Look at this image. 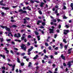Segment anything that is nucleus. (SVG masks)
<instances>
[{"label":"nucleus","instance_id":"nucleus-34","mask_svg":"<svg viewBox=\"0 0 73 73\" xmlns=\"http://www.w3.org/2000/svg\"><path fill=\"white\" fill-rule=\"evenodd\" d=\"M6 40L7 42L10 41H11V39H6Z\"/></svg>","mask_w":73,"mask_h":73},{"label":"nucleus","instance_id":"nucleus-3","mask_svg":"<svg viewBox=\"0 0 73 73\" xmlns=\"http://www.w3.org/2000/svg\"><path fill=\"white\" fill-rule=\"evenodd\" d=\"M64 35H67L68 32H69V31L68 30H64Z\"/></svg>","mask_w":73,"mask_h":73},{"label":"nucleus","instance_id":"nucleus-38","mask_svg":"<svg viewBox=\"0 0 73 73\" xmlns=\"http://www.w3.org/2000/svg\"><path fill=\"white\" fill-rule=\"evenodd\" d=\"M5 10H8L9 9V8L8 7H5Z\"/></svg>","mask_w":73,"mask_h":73},{"label":"nucleus","instance_id":"nucleus-15","mask_svg":"<svg viewBox=\"0 0 73 73\" xmlns=\"http://www.w3.org/2000/svg\"><path fill=\"white\" fill-rule=\"evenodd\" d=\"M31 65H32V63L31 62H29V65H28L29 67H30V66H31Z\"/></svg>","mask_w":73,"mask_h":73},{"label":"nucleus","instance_id":"nucleus-47","mask_svg":"<svg viewBox=\"0 0 73 73\" xmlns=\"http://www.w3.org/2000/svg\"><path fill=\"white\" fill-rule=\"evenodd\" d=\"M1 42H2L3 41H4V39H3V38H1Z\"/></svg>","mask_w":73,"mask_h":73},{"label":"nucleus","instance_id":"nucleus-54","mask_svg":"<svg viewBox=\"0 0 73 73\" xmlns=\"http://www.w3.org/2000/svg\"><path fill=\"white\" fill-rule=\"evenodd\" d=\"M11 43L13 44L14 45H15V43L14 42L12 41L11 42Z\"/></svg>","mask_w":73,"mask_h":73},{"label":"nucleus","instance_id":"nucleus-49","mask_svg":"<svg viewBox=\"0 0 73 73\" xmlns=\"http://www.w3.org/2000/svg\"><path fill=\"white\" fill-rule=\"evenodd\" d=\"M63 8L64 9H66V7H65V6H64L63 7Z\"/></svg>","mask_w":73,"mask_h":73},{"label":"nucleus","instance_id":"nucleus-2","mask_svg":"<svg viewBox=\"0 0 73 73\" xmlns=\"http://www.w3.org/2000/svg\"><path fill=\"white\" fill-rule=\"evenodd\" d=\"M21 48L22 49H23L25 51H26V48L27 47L24 44H22L21 46Z\"/></svg>","mask_w":73,"mask_h":73},{"label":"nucleus","instance_id":"nucleus-12","mask_svg":"<svg viewBox=\"0 0 73 73\" xmlns=\"http://www.w3.org/2000/svg\"><path fill=\"white\" fill-rule=\"evenodd\" d=\"M44 4V3L43 2H41L40 5V7H43V5Z\"/></svg>","mask_w":73,"mask_h":73},{"label":"nucleus","instance_id":"nucleus-35","mask_svg":"<svg viewBox=\"0 0 73 73\" xmlns=\"http://www.w3.org/2000/svg\"><path fill=\"white\" fill-rule=\"evenodd\" d=\"M23 10H22V9H20L19 10V12H23Z\"/></svg>","mask_w":73,"mask_h":73},{"label":"nucleus","instance_id":"nucleus-4","mask_svg":"<svg viewBox=\"0 0 73 73\" xmlns=\"http://www.w3.org/2000/svg\"><path fill=\"white\" fill-rule=\"evenodd\" d=\"M50 31V33H53L54 32L53 31L54 30L53 29H49Z\"/></svg>","mask_w":73,"mask_h":73},{"label":"nucleus","instance_id":"nucleus-57","mask_svg":"<svg viewBox=\"0 0 73 73\" xmlns=\"http://www.w3.org/2000/svg\"><path fill=\"white\" fill-rule=\"evenodd\" d=\"M29 7L28 6L26 7V8L27 9H29Z\"/></svg>","mask_w":73,"mask_h":73},{"label":"nucleus","instance_id":"nucleus-27","mask_svg":"<svg viewBox=\"0 0 73 73\" xmlns=\"http://www.w3.org/2000/svg\"><path fill=\"white\" fill-rule=\"evenodd\" d=\"M0 4V5H3V6H5V5H6L5 4H4L3 3H1Z\"/></svg>","mask_w":73,"mask_h":73},{"label":"nucleus","instance_id":"nucleus-37","mask_svg":"<svg viewBox=\"0 0 73 73\" xmlns=\"http://www.w3.org/2000/svg\"><path fill=\"white\" fill-rule=\"evenodd\" d=\"M7 65H9V66H13L12 64H7Z\"/></svg>","mask_w":73,"mask_h":73},{"label":"nucleus","instance_id":"nucleus-28","mask_svg":"<svg viewBox=\"0 0 73 73\" xmlns=\"http://www.w3.org/2000/svg\"><path fill=\"white\" fill-rule=\"evenodd\" d=\"M35 34L36 35H38L39 34L38 33V32L37 31H35Z\"/></svg>","mask_w":73,"mask_h":73},{"label":"nucleus","instance_id":"nucleus-17","mask_svg":"<svg viewBox=\"0 0 73 73\" xmlns=\"http://www.w3.org/2000/svg\"><path fill=\"white\" fill-rule=\"evenodd\" d=\"M40 36H37V38H38V41H39V40H40Z\"/></svg>","mask_w":73,"mask_h":73},{"label":"nucleus","instance_id":"nucleus-59","mask_svg":"<svg viewBox=\"0 0 73 73\" xmlns=\"http://www.w3.org/2000/svg\"><path fill=\"white\" fill-rule=\"evenodd\" d=\"M55 7L56 8H58V7L57 5L55 6Z\"/></svg>","mask_w":73,"mask_h":73},{"label":"nucleus","instance_id":"nucleus-50","mask_svg":"<svg viewBox=\"0 0 73 73\" xmlns=\"http://www.w3.org/2000/svg\"><path fill=\"white\" fill-rule=\"evenodd\" d=\"M31 45V44L29 42H27V45L28 46H29Z\"/></svg>","mask_w":73,"mask_h":73},{"label":"nucleus","instance_id":"nucleus-16","mask_svg":"<svg viewBox=\"0 0 73 73\" xmlns=\"http://www.w3.org/2000/svg\"><path fill=\"white\" fill-rule=\"evenodd\" d=\"M38 56L37 55H36L35 56L34 58L33 59H34V60H35V59H36L38 57Z\"/></svg>","mask_w":73,"mask_h":73},{"label":"nucleus","instance_id":"nucleus-32","mask_svg":"<svg viewBox=\"0 0 73 73\" xmlns=\"http://www.w3.org/2000/svg\"><path fill=\"white\" fill-rule=\"evenodd\" d=\"M63 19H67V17H66V16L64 15L63 16Z\"/></svg>","mask_w":73,"mask_h":73},{"label":"nucleus","instance_id":"nucleus-56","mask_svg":"<svg viewBox=\"0 0 73 73\" xmlns=\"http://www.w3.org/2000/svg\"><path fill=\"white\" fill-rule=\"evenodd\" d=\"M25 19H27V20H29V19H29V18H28V17H26L25 18Z\"/></svg>","mask_w":73,"mask_h":73},{"label":"nucleus","instance_id":"nucleus-53","mask_svg":"<svg viewBox=\"0 0 73 73\" xmlns=\"http://www.w3.org/2000/svg\"><path fill=\"white\" fill-rule=\"evenodd\" d=\"M61 26L60 25H59V27H58V28L59 29H60L61 28Z\"/></svg>","mask_w":73,"mask_h":73},{"label":"nucleus","instance_id":"nucleus-63","mask_svg":"<svg viewBox=\"0 0 73 73\" xmlns=\"http://www.w3.org/2000/svg\"><path fill=\"white\" fill-rule=\"evenodd\" d=\"M56 37H57V35H54V38H56Z\"/></svg>","mask_w":73,"mask_h":73},{"label":"nucleus","instance_id":"nucleus-52","mask_svg":"<svg viewBox=\"0 0 73 73\" xmlns=\"http://www.w3.org/2000/svg\"><path fill=\"white\" fill-rule=\"evenodd\" d=\"M54 54L55 55H57V54H58V53H57V52H55L54 53Z\"/></svg>","mask_w":73,"mask_h":73},{"label":"nucleus","instance_id":"nucleus-40","mask_svg":"<svg viewBox=\"0 0 73 73\" xmlns=\"http://www.w3.org/2000/svg\"><path fill=\"white\" fill-rule=\"evenodd\" d=\"M24 38H25V37H22L21 38V40H24Z\"/></svg>","mask_w":73,"mask_h":73},{"label":"nucleus","instance_id":"nucleus-23","mask_svg":"<svg viewBox=\"0 0 73 73\" xmlns=\"http://www.w3.org/2000/svg\"><path fill=\"white\" fill-rule=\"evenodd\" d=\"M22 13H27V12L23 10Z\"/></svg>","mask_w":73,"mask_h":73},{"label":"nucleus","instance_id":"nucleus-24","mask_svg":"<svg viewBox=\"0 0 73 73\" xmlns=\"http://www.w3.org/2000/svg\"><path fill=\"white\" fill-rule=\"evenodd\" d=\"M15 65L14 64L13 66V70H14L15 69Z\"/></svg>","mask_w":73,"mask_h":73},{"label":"nucleus","instance_id":"nucleus-44","mask_svg":"<svg viewBox=\"0 0 73 73\" xmlns=\"http://www.w3.org/2000/svg\"><path fill=\"white\" fill-rule=\"evenodd\" d=\"M48 49H49V50H51V49H52V47H51V46H49L48 47Z\"/></svg>","mask_w":73,"mask_h":73},{"label":"nucleus","instance_id":"nucleus-36","mask_svg":"<svg viewBox=\"0 0 73 73\" xmlns=\"http://www.w3.org/2000/svg\"><path fill=\"white\" fill-rule=\"evenodd\" d=\"M32 37V36L31 35H29L28 36V38H31Z\"/></svg>","mask_w":73,"mask_h":73},{"label":"nucleus","instance_id":"nucleus-30","mask_svg":"<svg viewBox=\"0 0 73 73\" xmlns=\"http://www.w3.org/2000/svg\"><path fill=\"white\" fill-rule=\"evenodd\" d=\"M68 45H65L64 46V48L65 49H67V48H68Z\"/></svg>","mask_w":73,"mask_h":73},{"label":"nucleus","instance_id":"nucleus-11","mask_svg":"<svg viewBox=\"0 0 73 73\" xmlns=\"http://www.w3.org/2000/svg\"><path fill=\"white\" fill-rule=\"evenodd\" d=\"M17 26H16V25H13L11 26V27H10V28H13V27H14L15 28H16V27H17Z\"/></svg>","mask_w":73,"mask_h":73},{"label":"nucleus","instance_id":"nucleus-29","mask_svg":"<svg viewBox=\"0 0 73 73\" xmlns=\"http://www.w3.org/2000/svg\"><path fill=\"white\" fill-rule=\"evenodd\" d=\"M21 66H24V63L23 62L21 63Z\"/></svg>","mask_w":73,"mask_h":73},{"label":"nucleus","instance_id":"nucleus-46","mask_svg":"<svg viewBox=\"0 0 73 73\" xmlns=\"http://www.w3.org/2000/svg\"><path fill=\"white\" fill-rule=\"evenodd\" d=\"M35 2H36V3H40V2L39 1H35Z\"/></svg>","mask_w":73,"mask_h":73},{"label":"nucleus","instance_id":"nucleus-58","mask_svg":"<svg viewBox=\"0 0 73 73\" xmlns=\"http://www.w3.org/2000/svg\"><path fill=\"white\" fill-rule=\"evenodd\" d=\"M43 52L44 53H46V50L45 49H44L43 50Z\"/></svg>","mask_w":73,"mask_h":73},{"label":"nucleus","instance_id":"nucleus-33","mask_svg":"<svg viewBox=\"0 0 73 73\" xmlns=\"http://www.w3.org/2000/svg\"><path fill=\"white\" fill-rule=\"evenodd\" d=\"M63 42H65V43H66V40H65V39H64L63 40Z\"/></svg>","mask_w":73,"mask_h":73},{"label":"nucleus","instance_id":"nucleus-20","mask_svg":"<svg viewBox=\"0 0 73 73\" xmlns=\"http://www.w3.org/2000/svg\"><path fill=\"white\" fill-rule=\"evenodd\" d=\"M42 24L43 26H45V24H46V23H45V22H42Z\"/></svg>","mask_w":73,"mask_h":73},{"label":"nucleus","instance_id":"nucleus-26","mask_svg":"<svg viewBox=\"0 0 73 73\" xmlns=\"http://www.w3.org/2000/svg\"><path fill=\"white\" fill-rule=\"evenodd\" d=\"M51 21H53V22H54V23H56V20L55 19H54L53 20H51Z\"/></svg>","mask_w":73,"mask_h":73},{"label":"nucleus","instance_id":"nucleus-31","mask_svg":"<svg viewBox=\"0 0 73 73\" xmlns=\"http://www.w3.org/2000/svg\"><path fill=\"white\" fill-rule=\"evenodd\" d=\"M38 12L39 13H40V15H42V12H41V11L40 10H39L38 11Z\"/></svg>","mask_w":73,"mask_h":73},{"label":"nucleus","instance_id":"nucleus-9","mask_svg":"<svg viewBox=\"0 0 73 73\" xmlns=\"http://www.w3.org/2000/svg\"><path fill=\"white\" fill-rule=\"evenodd\" d=\"M61 58H62V59L64 60H65V56H63V54H62L61 56Z\"/></svg>","mask_w":73,"mask_h":73},{"label":"nucleus","instance_id":"nucleus-21","mask_svg":"<svg viewBox=\"0 0 73 73\" xmlns=\"http://www.w3.org/2000/svg\"><path fill=\"white\" fill-rule=\"evenodd\" d=\"M17 61L18 62H19V63H20V59L18 58H17Z\"/></svg>","mask_w":73,"mask_h":73},{"label":"nucleus","instance_id":"nucleus-64","mask_svg":"<svg viewBox=\"0 0 73 73\" xmlns=\"http://www.w3.org/2000/svg\"><path fill=\"white\" fill-rule=\"evenodd\" d=\"M51 58H53V56H52V55H51L50 57Z\"/></svg>","mask_w":73,"mask_h":73},{"label":"nucleus","instance_id":"nucleus-61","mask_svg":"<svg viewBox=\"0 0 73 73\" xmlns=\"http://www.w3.org/2000/svg\"><path fill=\"white\" fill-rule=\"evenodd\" d=\"M25 53H23L21 55L22 56H24V55H25Z\"/></svg>","mask_w":73,"mask_h":73},{"label":"nucleus","instance_id":"nucleus-13","mask_svg":"<svg viewBox=\"0 0 73 73\" xmlns=\"http://www.w3.org/2000/svg\"><path fill=\"white\" fill-rule=\"evenodd\" d=\"M60 48L62 49V48H63V45H62V43L60 44Z\"/></svg>","mask_w":73,"mask_h":73},{"label":"nucleus","instance_id":"nucleus-51","mask_svg":"<svg viewBox=\"0 0 73 73\" xmlns=\"http://www.w3.org/2000/svg\"><path fill=\"white\" fill-rule=\"evenodd\" d=\"M7 61H9H9H11V60H10V59L9 58H7Z\"/></svg>","mask_w":73,"mask_h":73},{"label":"nucleus","instance_id":"nucleus-7","mask_svg":"<svg viewBox=\"0 0 73 73\" xmlns=\"http://www.w3.org/2000/svg\"><path fill=\"white\" fill-rule=\"evenodd\" d=\"M67 65H68V67L70 68L71 66V63L70 62H68Z\"/></svg>","mask_w":73,"mask_h":73},{"label":"nucleus","instance_id":"nucleus-55","mask_svg":"<svg viewBox=\"0 0 73 73\" xmlns=\"http://www.w3.org/2000/svg\"><path fill=\"white\" fill-rule=\"evenodd\" d=\"M63 65L64 66H66V64H65V63H63Z\"/></svg>","mask_w":73,"mask_h":73},{"label":"nucleus","instance_id":"nucleus-42","mask_svg":"<svg viewBox=\"0 0 73 73\" xmlns=\"http://www.w3.org/2000/svg\"><path fill=\"white\" fill-rule=\"evenodd\" d=\"M13 8H16L17 7V6H13L12 7Z\"/></svg>","mask_w":73,"mask_h":73},{"label":"nucleus","instance_id":"nucleus-1","mask_svg":"<svg viewBox=\"0 0 73 73\" xmlns=\"http://www.w3.org/2000/svg\"><path fill=\"white\" fill-rule=\"evenodd\" d=\"M0 27H1L2 28L4 29L5 28L6 30L7 31H10V29L8 28L7 27H4L3 26L0 25Z\"/></svg>","mask_w":73,"mask_h":73},{"label":"nucleus","instance_id":"nucleus-48","mask_svg":"<svg viewBox=\"0 0 73 73\" xmlns=\"http://www.w3.org/2000/svg\"><path fill=\"white\" fill-rule=\"evenodd\" d=\"M11 22H15V21L14 20H11Z\"/></svg>","mask_w":73,"mask_h":73},{"label":"nucleus","instance_id":"nucleus-6","mask_svg":"<svg viewBox=\"0 0 73 73\" xmlns=\"http://www.w3.org/2000/svg\"><path fill=\"white\" fill-rule=\"evenodd\" d=\"M42 23V21L38 20L37 23V25H39V24H40V23Z\"/></svg>","mask_w":73,"mask_h":73},{"label":"nucleus","instance_id":"nucleus-18","mask_svg":"<svg viewBox=\"0 0 73 73\" xmlns=\"http://www.w3.org/2000/svg\"><path fill=\"white\" fill-rule=\"evenodd\" d=\"M15 41H17L18 42H21V40L17 39H15Z\"/></svg>","mask_w":73,"mask_h":73},{"label":"nucleus","instance_id":"nucleus-8","mask_svg":"<svg viewBox=\"0 0 73 73\" xmlns=\"http://www.w3.org/2000/svg\"><path fill=\"white\" fill-rule=\"evenodd\" d=\"M7 49H8V48H5V50L6 51H7V52H6V53L8 54V53H9V50H8Z\"/></svg>","mask_w":73,"mask_h":73},{"label":"nucleus","instance_id":"nucleus-41","mask_svg":"<svg viewBox=\"0 0 73 73\" xmlns=\"http://www.w3.org/2000/svg\"><path fill=\"white\" fill-rule=\"evenodd\" d=\"M40 28H41V29H43V28H44V27L42 26H41Z\"/></svg>","mask_w":73,"mask_h":73},{"label":"nucleus","instance_id":"nucleus-45","mask_svg":"<svg viewBox=\"0 0 73 73\" xmlns=\"http://www.w3.org/2000/svg\"><path fill=\"white\" fill-rule=\"evenodd\" d=\"M8 36H10V35H11V33H8Z\"/></svg>","mask_w":73,"mask_h":73},{"label":"nucleus","instance_id":"nucleus-25","mask_svg":"<svg viewBox=\"0 0 73 73\" xmlns=\"http://www.w3.org/2000/svg\"><path fill=\"white\" fill-rule=\"evenodd\" d=\"M17 35H18V38L19 37H21V35H20V34L19 33H17Z\"/></svg>","mask_w":73,"mask_h":73},{"label":"nucleus","instance_id":"nucleus-39","mask_svg":"<svg viewBox=\"0 0 73 73\" xmlns=\"http://www.w3.org/2000/svg\"><path fill=\"white\" fill-rule=\"evenodd\" d=\"M65 27L66 28H69V26H68V25H65Z\"/></svg>","mask_w":73,"mask_h":73},{"label":"nucleus","instance_id":"nucleus-10","mask_svg":"<svg viewBox=\"0 0 73 73\" xmlns=\"http://www.w3.org/2000/svg\"><path fill=\"white\" fill-rule=\"evenodd\" d=\"M46 58H48V56L46 55H44V60H46Z\"/></svg>","mask_w":73,"mask_h":73},{"label":"nucleus","instance_id":"nucleus-62","mask_svg":"<svg viewBox=\"0 0 73 73\" xmlns=\"http://www.w3.org/2000/svg\"><path fill=\"white\" fill-rule=\"evenodd\" d=\"M57 70H58V69L57 68H56L55 69V72H57Z\"/></svg>","mask_w":73,"mask_h":73},{"label":"nucleus","instance_id":"nucleus-5","mask_svg":"<svg viewBox=\"0 0 73 73\" xmlns=\"http://www.w3.org/2000/svg\"><path fill=\"white\" fill-rule=\"evenodd\" d=\"M33 49V46H31L30 48L28 49V52H31Z\"/></svg>","mask_w":73,"mask_h":73},{"label":"nucleus","instance_id":"nucleus-22","mask_svg":"<svg viewBox=\"0 0 73 73\" xmlns=\"http://www.w3.org/2000/svg\"><path fill=\"white\" fill-rule=\"evenodd\" d=\"M45 46H49V44H48V43L46 42L45 43Z\"/></svg>","mask_w":73,"mask_h":73},{"label":"nucleus","instance_id":"nucleus-60","mask_svg":"<svg viewBox=\"0 0 73 73\" xmlns=\"http://www.w3.org/2000/svg\"><path fill=\"white\" fill-rule=\"evenodd\" d=\"M30 2L31 3H34V1H31Z\"/></svg>","mask_w":73,"mask_h":73},{"label":"nucleus","instance_id":"nucleus-43","mask_svg":"<svg viewBox=\"0 0 73 73\" xmlns=\"http://www.w3.org/2000/svg\"><path fill=\"white\" fill-rule=\"evenodd\" d=\"M2 69H3L4 70H5V68L4 67H2Z\"/></svg>","mask_w":73,"mask_h":73},{"label":"nucleus","instance_id":"nucleus-14","mask_svg":"<svg viewBox=\"0 0 73 73\" xmlns=\"http://www.w3.org/2000/svg\"><path fill=\"white\" fill-rule=\"evenodd\" d=\"M23 20L25 21H24V24H26V23H28V22H27L26 21L27 20H26V19H24Z\"/></svg>","mask_w":73,"mask_h":73},{"label":"nucleus","instance_id":"nucleus-19","mask_svg":"<svg viewBox=\"0 0 73 73\" xmlns=\"http://www.w3.org/2000/svg\"><path fill=\"white\" fill-rule=\"evenodd\" d=\"M14 37H17V38H19V36L17 35V34H15L14 35Z\"/></svg>","mask_w":73,"mask_h":73}]
</instances>
